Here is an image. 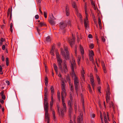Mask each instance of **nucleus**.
I'll return each mask as SVG.
<instances>
[{"mask_svg":"<svg viewBox=\"0 0 123 123\" xmlns=\"http://www.w3.org/2000/svg\"><path fill=\"white\" fill-rule=\"evenodd\" d=\"M61 67H60L59 68L60 70L62 73L66 74L68 72L67 63L66 61L64 60L62 66H61Z\"/></svg>","mask_w":123,"mask_h":123,"instance_id":"obj_1","label":"nucleus"},{"mask_svg":"<svg viewBox=\"0 0 123 123\" xmlns=\"http://www.w3.org/2000/svg\"><path fill=\"white\" fill-rule=\"evenodd\" d=\"M111 94L110 90L109 87H107V89L106 91V102L107 103H109L110 100V95Z\"/></svg>","mask_w":123,"mask_h":123,"instance_id":"obj_2","label":"nucleus"},{"mask_svg":"<svg viewBox=\"0 0 123 123\" xmlns=\"http://www.w3.org/2000/svg\"><path fill=\"white\" fill-rule=\"evenodd\" d=\"M75 39V38L73 34H72V37L69 38L68 42L72 47L74 43Z\"/></svg>","mask_w":123,"mask_h":123,"instance_id":"obj_3","label":"nucleus"},{"mask_svg":"<svg viewBox=\"0 0 123 123\" xmlns=\"http://www.w3.org/2000/svg\"><path fill=\"white\" fill-rule=\"evenodd\" d=\"M43 102L45 113H48L49 105L48 102L47 101H43Z\"/></svg>","mask_w":123,"mask_h":123,"instance_id":"obj_4","label":"nucleus"},{"mask_svg":"<svg viewBox=\"0 0 123 123\" xmlns=\"http://www.w3.org/2000/svg\"><path fill=\"white\" fill-rule=\"evenodd\" d=\"M86 17V19L84 20V23L85 27L86 28L87 27V26L88 23V14L87 13L86 11H85Z\"/></svg>","mask_w":123,"mask_h":123,"instance_id":"obj_5","label":"nucleus"},{"mask_svg":"<svg viewBox=\"0 0 123 123\" xmlns=\"http://www.w3.org/2000/svg\"><path fill=\"white\" fill-rule=\"evenodd\" d=\"M67 23L65 21H63L59 23V26L61 29H63L67 26Z\"/></svg>","mask_w":123,"mask_h":123,"instance_id":"obj_6","label":"nucleus"},{"mask_svg":"<svg viewBox=\"0 0 123 123\" xmlns=\"http://www.w3.org/2000/svg\"><path fill=\"white\" fill-rule=\"evenodd\" d=\"M72 77L74 78V83H79L78 77L76 75L75 73L72 74Z\"/></svg>","mask_w":123,"mask_h":123,"instance_id":"obj_7","label":"nucleus"},{"mask_svg":"<svg viewBox=\"0 0 123 123\" xmlns=\"http://www.w3.org/2000/svg\"><path fill=\"white\" fill-rule=\"evenodd\" d=\"M56 58L57 62L59 67L62 66V64L63 62L62 60V58L61 56L57 57Z\"/></svg>","mask_w":123,"mask_h":123,"instance_id":"obj_8","label":"nucleus"},{"mask_svg":"<svg viewBox=\"0 0 123 123\" xmlns=\"http://www.w3.org/2000/svg\"><path fill=\"white\" fill-rule=\"evenodd\" d=\"M83 119V113H80V115L77 117V123H80L81 121Z\"/></svg>","mask_w":123,"mask_h":123,"instance_id":"obj_9","label":"nucleus"},{"mask_svg":"<svg viewBox=\"0 0 123 123\" xmlns=\"http://www.w3.org/2000/svg\"><path fill=\"white\" fill-rule=\"evenodd\" d=\"M56 19V18H55L52 15V18L51 19L50 18L49 20V23L51 25H54L55 24V22L53 20Z\"/></svg>","mask_w":123,"mask_h":123,"instance_id":"obj_10","label":"nucleus"},{"mask_svg":"<svg viewBox=\"0 0 123 123\" xmlns=\"http://www.w3.org/2000/svg\"><path fill=\"white\" fill-rule=\"evenodd\" d=\"M48 89L47 87H46L44 89V97L43 100V101H47V97L48 96Z\"/></svg>","mask_w":123,"mask_h":123,"instance_id":"obj_11","label":"nucleus"},{"mask_svg":"<svg viewBox=\"0 0 123 123\" xmlns=\"http://www.w3.org/2000/svg\"><path fill=\"white\" fill-rule=\"evenodd\" d=\"M66 15L67 16H68L70 14V12L68 5V4L66 5Z\"/></svg>","mask_w":123,"mask_h":123,"instance_id":"obj_12","label":"nucleus"},{"mask_svg":"<svg viewBox=\"0 0 123 123\" xmlns=\"http://www.w3.org/2000/svg\"><path fill=\"white\" fill-rule=\"evenodd\" d=\"M67 80H68L69 82V86L70 87V91L71 92H74L73 91V86L72 84H70V80L69 79V77L68 76L67 77Z\"/></svg>","mask_w":123,"mask_h":123,"instance_id":"obj_13","label":"nucleus"},{"mask_svg":"<svg viewBox=\"0 0 123 123\" xmlns=\"http://www.w3.org/2000/svg\"><path fill=\"white\" fill-rule=\"evenodd\" d=\"M62 91L61 92V96H63L66 97L67 95V93L66 89H62Z\"/></svg>","mask_w":123,"mask_h":123,"instance_id":"obj_14","label":"nucleus"},{"mask_svg":"<svg viewBox=\"0 0 123 123\" xmlns=\"http://www.w3.org/2000/svg\"><path fill=\"white\" fill-rule=\"evenodd\" d=\"M61 81V84L62 89H66L65 87V82L64 80V79L62 80Z\"/></svg>","mask_w":123,"mask_h":123,"instance_id":"obj_15","label":"nucleus"},{"mask_svg":"<svg viewBox=\"0 0 123 123\" xmlns=\"http://www.w3.org/2000/svg\"><path fill=\"white\" fill-rule=\"evenodd\" d=\"M72 6L75 8L76 11L77 12L78 9L76 3L75 1H73L71 3Z\"/></svg>","mask_w":123,"mask_h":123,"instance_id":"obj_16","label":"nucleus"},{"mask_svg":"<svg viewBox=\"0 0 123 123\" xmlns=\"http://www.w3.org/2000/svg\"><path fill=\"white\" fill-rule=\"evenodd\" d=\"M63 107H61V110H64L65 112H66L67 111V107L65 104H62Z\"/></svg>","mask_w":123,"mask_h":123,"instance_id":"obj_17","label":"nucleus"},{"mask_svg":"<svg viewBox=\"0 0 123 123\" xmlns=\"http://www.w3.org/2000/svg\"><path fill=\"white\" fill-rule=\"evenodd\" d=\"M75 88L76 92L78 91V87L79 86V83H74Z\"/></svg>","mask_w":123,"mask_h":123,"instance_id":"obj_18","label":"nucleus"},{"mask_svg":"<svg viewBox=\"0 0 123 123\" xmlns=\"http://www.w3.org/2000/svg\"><path fill=\"white\" fill-rule=\"evenodd\" d=\"M90 81L91 83L94 82V78L92 73H91L90 74Z\"/></svg>","mask_w":123,"mask_h":123,"instance_id":"obj_19","label":"nucleus"},{"mask_svg":"<svg viewBox=\"0 0 123 123\" xmlns=\"http://www.w3.org/2000/svg\"><path fill=\"white\" fill-rule=\"evenodd\" d=\"M64 110H60V116L61 117H63L64 116Z\"/></svg>","mask_w":123,"mask_h":123,"instance_id":"obj_20","label":"nucleus"},{"mask_svg":"<svg viewBox=\"0 0 123 123\" xmlns=\"http://www.w3.org/2000/svg\"><path fill=\"white\" fill-rule=\"evenodd\" d=\"M74 64L72 63L71 66V68L72 71V74L75 73L74 71Z\"/></svg>","mask_w":123,"mask_h":123,"instance_id":"obj_21","label":"nucleus"},{"mask_svg":"<svg viewBox=\"0 0 123 123\" xmlns=\"http://www.w3.org/2000/svg\"><path fill=\"white\" fill-rule=\"evenodd\" d=\"M74 94V92H69V98L71 101L73 100V95Z\"/></svg>","mask_w":123,"mask_h":123,"instance_id":"obj_22","label":"nucleus"},{"mask_svg":"<svg viewBox=\"0 0 123 123\" xmlns=\"http://www.w3.org/2000/svg\"><path fill=\"white\" fill-rule=\"evenodd\" d=\"M80 48L81 55H82L83 56L84 54V51L83 48V47L81 45L80 46Z\"/></svg>","mask_w":123,"mask_h":123,"instance_id":"obj_23","label":"nucleus"},{"mask_svg":"<svg viewBox=\"0 0 123 123\" xmlns=\"http://www.w3.org/2000/svg\"><path fill=\"white\" fill-rule=\"evenodd\" d=\"M89 56H93L94 54L93 51L92 50L89 51Z\"/></svg>","mask_w":123,"mask_h":123,"instance_id":"obj_24","label":"nucleus"},{"mask_svg":"<svg viewBox=\"0 0 123 123\" xmlns=\"http://www.w3.org/2000/svg\"><path fill=\"white\" fill-rule=\"evenodd\" d=\"M54 68L56 73H58V68L57 66L55 63H54L53 64Z\"/></svg>","mask_w":123,"mask_h":123,"instance_id":"obj_25","label":"nucleus"},{"mask_svg":"<svg viewBox=\"0 0 123 123\" xmlns=\"http://www.w3.org/2000/svg\"><path fill=\"white\" fill-rule=\"evenodd\" d=\"M45 120H47V121H49V116L48 113H45Z\"/></svg>","mask_w":123,"mask_h":123,"instance_id":"obj_26","label":"nucleus"},{"mask_svg":"<svg viewBox=\"0 0 123 123\" xmlns=\"http://www.w3.org/2000/svg\"><path fill=\"white\" fill-rule=\"evenodd\" d=\"M66 55H65V56H63L65 57V59L67 60H69L70 59L69 57V53H66Z\"/></svg>","mask_w":123,"mask_h":123,"instance_id":"obj_27","label":"nucleus"},{"mask_svg":"<svg viewBox=\"0 0 123 123\" xmlns=\"http://www.w3.org/2000/svg\"><path fill=\"white\" fill-rule=\"evenodd\" d=\"M72 112V107H69L68 109V113L69 116H70Z\"/></svg>","mask_w":123,"mask_h":123,"instance_id":"obj_28","label":"nucleus"},{"mask_svg":"<svg viewBox=\"0 0 123 123\" xmlns=\"http://www.w3.org/2000/svg\"><path fill=\"white\" fill-rule=\"evenodd\" d=\"M71 101L70 100H68V105L69 107H72V104H71Z\"/></svg>","mask_w":123,"mask_h":123,"instance_id":"obj_29","label":"nucleus"},{"mask_svg":"<svg viewBox=\"0 0 123 123\" xmlns=\"http://www.w3.org/2000/svg\"><path fill=\"white\" fill-rule=\"evenodd\" d=\"M10 12H11V13L10 14V18L11 19L12 16V9H11L10 8H9L8 9L7 13H10Z\"/></svg>","mask_w":123,"mask_h":123,"instance_id":"obj_30","label":"nucleus"},{"mask_svg":"<svg viewBox=\"0 0 123 123\" xmlns=\"http://www.w3.org/2000/svg\"><path fill=\"white\" fill-rule=\"evenodd\" d=\"M48 78L46 76L45 77V85L47 86L48 84Z\"/></svg>","mask_w":123,"mask_h":123,"instance_id":"obj_31","label":"nucleus"},{"mask_svg":"<svg viewBox=\"0 0 123 123\" xmlns=\"http://www.w3.org/2000/svg\"><path fill=\"white\" fill-rule=\"evenodd\" d=\"M55 53H56V58L59 57V56H61L60 55H59V53L58 52V50L57 49H56L55 50Z\"/></svg>","mask_w":123,"mask_h":123,"instance_id":"obj_32","label":"nucleus"},{"mask_svg":"<svg viewBox=\"0 0 123 123\" xmlns=\"http://www.w3.org/2000/svg\"><path fill=\"white\" fill-rule=\"evenodd\" d=\"M65 96H62V104H65Z\"/></svg>","mask_w":123,"mask_h":123,"instance_id":"obj_33","label":"nucleus"},{"mask_svg":"<svg viewBox=\"0 0 123 123\" xmlns=\"http://www.w3.org/2000/svg\"><path fill=\"white\" fill-rule=\"evenodd\" d=\"M45 25V24L43 22H41L39 24V26L40 27H42Z\"/></svg>","mask_w":123,"mask_h":123,"instance_id":"obj_34","label":"nucleus"},{"mask_svg":"<svg viewBox=\"0 0 123 123\" xmlns=\"http://www.w3.org/2000/svg\"><path fill=\"white\" fill-rule=\"evenodd\" d=\"M64 50L65 51L66 53H68V49L67 46L64 47Z\"/></svg>","mask_w":123,"mask_h":123,"instance_id":"obj_35","label":"nucleus"},{"mask_svg":"<svg viewBox=\"0 0 123 123\" xmlns=\"http://www.w3.org/2000/svg\"><path fill=\"white\" fill-rule=\"evenodd\" d=\"M54 89L53 87L52 86H51L50 87V90L51 91V94L52 95H53L54 93Z\"/></svg>","mask_w":123,"mask_h":123,"instance_id":"obj_36","label":"nucleus"},{"mask_svg":"<svg viewBox=\"0 0 123 123\" xmlns=\"http://www.w3.org/2000/svg\"><path fill=\"white\" fill-rule=\"evenodd\" d=\"M50 41V37L49 36L47 37L46 38V41L47 42H49Z\"/></svg>","mask_w":123,"mask_h":123,"instance_id":"obj_37","label":"nucleus"},{"mask_svg":"<svg viewBox=\"0 0 123 123\" xmlns=\"http://www.w3.org/2000/svg\"><path fill=\"white\" fill-rule=\"evenodd\" d=\"M61 54L63 56H65V54L64 51L62 49H61Z\"/></svg>","mask_w":123,"mask_h":123,"instance_id":"obj_38","label":"nucleus"},{"mask_svg":"<svg viewBox=\"0 0 123 123\" xmlns=\"http://www.w3.org/2000/svg\"><path fill=\"white\" fill-rule=\"evenodd\" d=\"M77 58V62H78V64L79 65L80 63V61L81 58L80 56H79Z\"/></svg>","mask_w":123,"mask_h":123,"instance_id":"obj_39","label":"nucleus"},{"mask_svg":"<svg viewBox=\"0 0 123 123\" xmlns=\"http://www.w3.org/2000/svg\"><path fill=\"white\" fill-rule=\"evenodd\" d=\"M6 65L8 66L9 64V60L8 58V57H7L6 58Z\"/></svg>","mask_w":123,"mask_h":123,"instance_id":"obj_40","label":"nucleus"},{"mask_svg":"<svg viewBox=\"0 0 123 123\" xmlns=\"http://www.w3.org/2000/svg\"><path fill=\"white\" fill-rule=\"evenodd\" d=\"M103 68H106L105 65L103 61L101 62Z\"/></svg>","mask_w":123,"mask_h":123,"instance_id":"obj_41","label":"nucleus"},{"mask_svg":"<svg viewBox=\"0 0 123 123\" xmlns=\"http://www.w3.org/2000/svg\"><path fill=\"white\" fill-rule=\"evenodd\" d=\"M89 60L93 62L94 61V59L93 56H89Z\"/></svg>","mask_w":123,"mask_h":123,"instance_id":"obj_42","label":"nucleus"},{"mask_svg":"<svg viewBox=\"0 0 123 123\" xmlns=\"http://www.w3.org/2000/svg\"><path fill=\"white\" fill-rule=\"evenodd\" d=\"M96 77H97V79L98 83V84H100V79L99 77V76H98L97 75Z\"/></svg>","mask_w":123,"mask_h":123,"instance_id":"obj_43","label":"nucleus"},{"mask_svg":"<svg viewBox=\"0 0 123 123\" xmlns=\"http://www.w3.org/2000/svg\"><path fill=\"white\" fill-rule=\"evenodd\" d=\"M101 39L103 42H105V39L103 36L101 37Z\"/></svg>","mask_w":123,"mask_h":123,"instance_id":"obj_44","label":"nucleus"},{"mask_svg":"<svg viewBox=\"0 0 123 123\" xmlns=\"http://www.w3.org/2000/svg\"><path fill=\"white\" fill-rule=\"evenodd\" d=\"M73 63L74 64V68H75L76 67V63L75 62V61L74 59L72 61Z\"/></svg>","mask_w":123,"mask_h":123,"instance_id":"obj_45","label":"nucleus"},{"mask_svg":"<svg viewBox=\"0 0 123 123\" xmlns=\"http://www.w3.org/2000/svg\"><path fill=\"white\" fill-rule=\"evenodd\" d=\"M54 51V50H52L51 49L50 52V54L51 55H52L53 56L54 55L53 53Z\"/></svg>","mask_w":123,"mask_h":123,"instance_id":"obj_46","label":"nucleus"},{"mask_svg":"<svg viewBox=\"0 0 123 123\" xmlns=\"http://www.w3.org/2000/svg\"><path fill=\"white\" fill-rule=\"evenodd\" d=\"M60 93L59 92H57V98L59 100H60Z\"/></svg>","mask_w":123,"mask_h":123,"instance_id":"obj_47","label":"nucleus"},{"mask_svg":"<svg viewBox=\"0 0 123 123\" xmlns=\"http://www.w3.org/2000/svg\"><path fill=\"white\" fill-rule=\"evenodd\" d=\"M104 120L107 119L106 114L105 113H104Z\"/></svg>","mask_w":123,"mask_h":123,"instance_id":"obj_48","label":"nucleus"},{"mask_svg":"<svg viewBox=\"0 0 123 123\" xmlns=\"http://www.w3.org/2000/svg\"><path fill=\"white\" fill-rule=\"evenodd\" d=\"M111 104L112 105V106L113 108V109L114 110L115 109V106L114 105V104L112 102H111Z\"/></svg>","mask_w":123,"mask_h":123,"instance_id":"obj_49","label":"nucleus"},{"mask_svg":"<svg viewBox=\"0 0 123 123\" xmlns=\"http://www.w3.org/2000/svg\"><path fill=\"white\" fill-rule=\"evenodd\" d=\"M91 85H92V88L93 89V90H94V86H95V84L94 82L92 83H91Z\"/></svg>","mask_w":123,"mask_h":123,"instance_id":"obj_50","label":"nucleus"},{"mask_svg":"<svg viewBox=\"0 0 123 123\" xmlns=\"http://www.w3.org/2000/svg\"><path fill=\"white\" fill-rule=\"evenodd\" d=\"M47 13L45 12H44V15L45 18H47Z\"/></svg>","mask_w":123,"mask_h":123,"instance_id":"obj_51","label":"nucleus"},{"mask_svg":"<svg viewBox=\"0 0 123 123\" xmlns=\"http://www.w3.org/2000/svg\"><path fill=\"white\" fill-rule=\"evenodd\" d=\"M77 12V15H78V16H79L80 17V18H82V16L81 15V14L80 13H78V12H77Z\"/></svg>","mask_w":123,"mask_h":123,"instance_id":"obj_52","label":"nucleus"},{"mask_svg":"<svg viewBox=\"0 0 123 123\" xmlns=\"http://www.w3.org/2000/svg\"><path fill=\"white\" fill-rule=\"evenodd\" d=\"M89 47L90 48L92 49L94 47V45L93 44H91L90 46Z\"/></svg>","mask_w":123,"mask_h":123,"instance_id":"obj_53","label":"nucleus"},{"mask_svg":"<svg viewBox=\"0 0 123 123\" xmlns=\"http://www.w3.org/2000/svg\"><path fill=\"white\" fill-rule=\"evenodd\" d=\"M98 91L99 92V93H101L100 92L101 87H98Z\"/></svg>","mask_w":123,"mask_h":123,"instance_id":"obj_54","label":"nucleus"},{"mask_svg":"<svg viewBox=\"0 0 123 123\" xmlns=\"http://www.w3.org/2000/svg\"><path fill=\"white\" fill-rule=\"evenodd\" d=\"M86 5H87V4H86V3H85V6H84L85 8V11H86V10H87V6Z\"/></svg>","mask_w":123,"mask_h":123,"instance_id":"obj_55","label":"nucleus"},{"mask_svg":"<svg viewBox=\"0 0 123 123\" xmlns=\"http://www.w3.org/2000/svg\"><path fill=\"white\" fill-rule=\"evenodd\" d=\"M52 113L53 116H54L55 115V110L54 109H53L52 110Z\"/></svg>","mask_w":123,"mask_h":123,"instance_id":"obj_56","label":"nucleus"},{"mask_svg":"<svg viewBox=\"0 0 123 123\" xmlns=\"http://www.w3.org/2000/svg\"><path fill=\"white\" fill-rule=\"evenodd\" d=\"M35 18L36 19H38L39 18V16L38 15H36L35 16Z\"/></svg>","mask_w":123,"mask_h":123,"instance_id":"obj_57","label":"nucleus"},{"mask_svg":"<svg viewBox=\"0 0 123 123\" xmlns=\"http://www.w3.org/2000/svg\"><path fill=\"white\" fill-rule=\"evenodd\" d=\"M88 37L89 38H92V35L91 34H89L88 35Z\"/></svg>","mask_w":123,"mask_h":123,"instance_id":"obj_58","label":"nucleus"},{"mask_svg":"<svg viewBox=\"0 0 123 123\" xmlns=\"http://www.w3.org/2000/svg\"><path fill=\"white\" fill-rule=\"evenodd\" d=\"M60 108L57 109V113L59 115H60Z\"/></svg>","mask_w":123,"mask_h":123,"instance_id":"obj_59","label":"nucleus"},{"mask_svg":"<svg viewBox=\"0 0 123 123\" xmlns=\"http://www.w3.org/2000/svg\"><path fill=\"white\" fill-rule=\"evenodd\" d=\"M53 101H51L50 102V107H52V106L53 105Z\"/></svg>","mask_w":123,"mask_h":123,"instance_id":"obj_60","label":"nucleus"},{"mask_svg":"<svg viewBox=\"0 0 123 123\" xmlns=\"http://www.w3.org/2000/svg\"><path fill=\"white\" fill-rule=\"evenodd\" d=\"M91 4L93 6H95V4L94 2L93 1V0H92V1H91Z\"/></svg>","mask_w":123,"mask_h":123,"instance_id":"obj_61","label":"nucleus"},{"mask_svg":"<svg viewBox=\"0 0 123 123\" xmlns=\"http://www.w3.org/2000/svg\"><path fill=\"white\" fill-rule=\"evenodd\" d=\"M2 96V98L4 100H5V99H6V97H5V96L4 95H2V96Z\"/></svg>","mask_w":123,"mask_h":123,"instance_id":"obj_62","label":"nucleus"},{"mask_svg":"<svg viewBox=\"0 0 123 123\" xmlns=\"http://www.w3.org/2000/svg\"><path fill=\"white\" fill-rule=\"evenodd\" d=\"M2 49H3V50H5V48H6L5 46L4 45H3L2 46Z\"/></svg>","mask_w":123,"mask_h":123,"instance_id":"obj_63","label":"nucleus"},{"mask_svg":"<svg viewBox=\"0 0 123 123\" xmlns=\"http://www.w3.org/2000/svg\"><path fill=\"white\" fill-rule=\"evenodd\" d=\"M55 46L54 45H53L52 46V47L51 49L52 50H54V49H55Z\"/></svg>","mask_w":123,"mask_h":123,"instance_id":"obj_64","label":"nucleus"}]
</instances>
